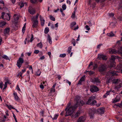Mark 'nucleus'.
<instances>
[{
  "label": "nucleus",
  "mask_w": 122,
  "mask_h": 122,
  "mask_svg": "<svg viewBox=\"0 0 122 122\" xmlns=\"http://www.w3.org/2000/svg\"><path fill=\"white\" fill-rule=\"evenodd\" d=\"M76 104L73 107L71 106L70 103H68L67 105L65 110L66 111L65 116L71 115L73 111L78 107L79 106V102H80V104H81L82 105L84 104L85 103L83 101H80L79 100H76Z\"/></svg>",
  "instance_id": "nucleus-1"
},
{
  "label": "nucleus",
  "mask_w": 122,
  "mask_h": 122,
  "mask_svg": "<svg viewBox=\"0 0 122 122\" xmlns=\"http://www.w3.org/2000/svg\"><path fill=\"white\" fill-rule=\"evenodd\" d=\"M39 14H37L35 17H33L31 18V21L33 23L32 27L33 28H36L38 27V19Z\"/></svg>",
  "instance_id": "nucleus-2"
},
{
  "label": "nucleus",
  "mask_w": 122,
  "mask_h": 122,
  "mask_svg": "<svg viewBox=\"0 0 122 122\" xmlns=\"http://www.w3.org/2000/svg\"><path fill=\"white\" fill-rule=\"evenodd\" d=\"M1 17L4 20H10V16L8 14L3 12L2 13Z\"/></svg>",
  "instance_id": "nucleus-3"
},
{
  "label": "nucleus",
  "mask_w": 122,
  "mask_h": 122,
  "mask_svg": "<svg viewBox=\"0 0 122 122\" xmlns=\"http://www.w3.org/2000/svg\"><path fill=\"white\" fill-rule=\"evenodd\" d=\"M115 56H114L112 55L111 57L110 60L111 62L110 67L111 68L114 67L115 66L116 63L115 62Z\"/></svg>",
  "instance_id": "nucleus-4"
},
{
  "label": "nucleus",
  "mask_w": 122,
  "mask_h": 122,
  "mask_svg": "<svg viewBox=\"0 0 122 122\" xmlns=\"http://www.w3.org/2000/svg\"><path fill=\"white\" fill-rule=\"evenodd\" d=\"M24 60L23 58L20 57L17 61V65L20 68L23 63Z\"/></svg>",
  "instance_id": "nucleus-5"
},
{
  "label": "nucleus",
  "mask_w": 122,
  "mask_h": 122,
  "mask_svg": "<svg viewBox=\"0 0 122 122\" xmlns=\"http://www.w3.org/2000/svg\"><path fill=\"white\" fill-rule=\"evenodd\" d=\"M90 90L92 92H94L98 91L99 89L96 86L92 85L91 86Z\"/></svg>",
  "instance_id": "nucleus-6"
},
{
  "label": "nucleus",
  "mask_w": 122,
  "mask_h": 122,
  "mask_svg": "<svg viewBox=\"0 0 122 122\" xmlns=\"http://www.w3.org/2000/svg\"><path fill=\"white\" fill-rule=\"evenodd\" d=\"M95 112V111L94 110H92L91 109H90L89 110L88 113L90 118H93L94 116V115Z\"/></svg>",
  "instance_id": "nucleus-7"
},
{
  "label": "nucleus",
  "mask_w": 122,
  "mask_h": 122,
  "mask_svg": "<svg viewBox=\"0 0 122 122\" xmlns=\"http://www.w3.org/2000/svg\"><path fill=\"white\" fill-rule=\"evenodd\" d=\"M95 98V97L94 96H91V97L88 99V101L86 102V104H87L88 105H91V102Z\"/></svg>",
  "instance_id": "nucleus-8"
},
{
  "label": "nucleus",
  "mask_w": 122,
  "mask_h": 122,
  "mask_svg": "<svg viewBox=\"0 0 122 122\" xmlns=\"http://www.w3.org/2000/svg\"><path fill=\"white\" fill-rule=\"evenodd\" d=\"M98 58L100 59H102L103 60H106L107 58L106 56L102 54H99L98 55Z\"/></svg>",
  "instance_id": "nucleus-9"
},
{
  "label": "nucleus",
  "mask_w": 122,
  "mask_h": 122,
  "mask_svg": "<svg viewBox=\"0 0 122 122\" xmlns=\"http://www.w3.org/2000/svg\"><path fill=\"white\" fill-rule=\"evenodd\" d=\"M39 17L41 22V26H43L45 24V20L43 19V17L41 16L40 15H39Z\"/></svg>",
  "instance_id": "nucleus-10"
},
{
  "label": "nucleus",
  "mask_w": 122,
  "mask_h": 122,
  "mask_svg": "<svg viewBox=\"0 0 122 122\" xmlns=\"http://www.w3.org/2000/svg\"><path fill=\"white\" fill-rule=\"evenodd\" d=\"M85 120V118L83 116H81L79 118L77 122H84Z\"/></svg>",
  "instance_id": "nucleus-11"
},
{
  "label": "nucleus",
  "mask_w": 122,
  "mask_h": 122,
  "mask_svg": "<svg viewBox=\"0 0 122 122\" xmlns=\"http://www.w3.org/2000/svg\"><path fill=\"white\" fill-rule=\"evenodd\" d=\"M104 109L102 107L100 108L97 110V111L98 113L100 114H103L104 112Z\"/></svg>",
  "instance_id": "nucleus-12"
},
{
  "label": "nucleus",
  "mask_w": 122,
  "mask_h": 122,
  "mask_svg": "<svg viewBox=\"0 0 122 122\" xmlns=\"http://www.w3.org/2000/svg\"><path fill=\"white\" fill-rule=\"evenodd\" d=\"M106 68V67L104 65H101L99 68V70L100 71H102L105 70Z\"/></svg>",
  "instance_id": "nucleus-13"
},
{
  "label": "nucleus",
  "mask_w": 122,
  "mask_h": 122,
  "mask_svg": "<svg viewBox=\"0 0 122 122\" xmlns=\"http://www.w3.org/2000/svg\"><path fill=\"white\" fill-rule=\"evenodd\" d=\"M120 100V98L118 97V96H117L114 99H113L112 103H115L118 102Z\"/></svg>",
  "instance_id": "nucleus-14"
},
{
  "label": "nucleus",
  "mask_w": 122,
  "mask_h": 122,
  "mask_svg": "<svg viewBox=\"0 0 122 122\" xmlns=\"http://www.w3.org/2000/svg\"><path fill=\"white\" fill-rule=\"evenodd\" d=\"M119 81V85L116 86L114 89H115L118 90L120 88L122 87V82H121Z\"/></svg>",
  "instance_id": "nucleus-15"
},
{
  "label": "nucleus",
  "mask_w": 122,
  "mask_h": 122,
  "mask_svg": "<svg viewBox=\"0 0 122 122\" xmlns=\"http://www.w3.org/2000/svg\"><path fill=\"white\" fill-rule=\"evenodd\" d=\"M4 4L3 1L2 0L0 1V9H2L4 7Z\"/></svg>",
  "instance_id": "nucleus-16"
},
{
  "label": "nucleus",
  "mask_w": 122,
  "mask_h": 122,
  "mask_svg": "<svg viewBox=\"0 0 122 122\" xmlns=\"http://www.w3.org/2000/svg\"><path fill=\"white\" fill-rule=\"evenodd\" d=\"M109 52L111 54H115L117 52V51L114 49H109Z\"/></svg>",
  "instance_id": "nucleus-17"
},
{
  "label": "nucleus",
  "mask_w": 122,
  "mask_h": 122,
  "mask_svg": "<svg viewBox=\"0 0 122 122\" xmlns=\"http://www.w3.org/2000/svg\"><path fill=\"white\" fill-rule=\"evenodd\" d=\"M13 95L15 100L16 101H19L20 99L18 96L17 93L14 92L13 93Z\"/></svg>",
  "instance_id": "nucleus-18"
},
{
  "label": "nucleus",
  "mask_w": 122,
  "mask_h": 122,
  "mask_svg": "<svg viewBox=\"0 0 122 122\" xmlns=\"http://www.w3.org/2000/svg\"><path fill=\"white\" fill-rule=\"evenodd\" d=\"M10 28H7L5 29L4 33L5 34H8L9 32Z\"/></svg>",
  "instance_id": "nucleus-19"
},
{
  "label": "nucleus",
  "mask_w": 122,
  "mask_h": 122,
  "mask_svg": "<svg viewBox=\"0 0 122 122\" xmlns=\"http://www.w3.org/2000/svg\"><path fill=\"white\" fill-rule=\"evenodd\" d=\"M24 4H25L26 6H27V4L26 3H23L22 2H19V5L20 6V8H22L24 6Z\"/></svg>",
  "instance_id": "nucleus-20"
},
{
  "label": "nucleus",
  "mask_w": 122,
  "mask_h": 122,
  "mask_svg": "<svg viewBox=\"0 0 122 122\" xmlns=\"http://www.w3.org/2000/svg\"><path fill=\"white\" fill-rule=\"evenodd\" d=\"M6 22L3 21H2L0 22V27H3L4 25H5L6 24Z\"/></svg>",
  "instance_id": "nucleus-21"
},
{
  "label": "nucleus",
  "mask_w": 122,
  "mask_h": 122,
  "mask_svg": "<svg viewBox=\"0 0 122 122\" xmlns=\"http://www.w3.org/2000/svg\"><path fill=\"white\" fill-rule=\"evenodd\" d=\"M116 68L117 69L119 70H121L122 69V64H120L118 65Z\"/></svg>",
  "instance_id": "nucleus-22"
},
{
  "label": "nucleus",
  "mask_w": 122,
  "mask_h": 122,
  "mask_svg": "<svg viewBox=\"0 0 122 122\" xmlns=\"http://www.w3.org/2000/svg\"><path fill=\"white\" fill-rule=\"evenodd\" d=\"M120 81L118 79H114L112 81V83L115 84H117Z\"/></svg>",
  "instance_id": "nucleus-23"
},
{
  "label": "nucleus",
  "mask_w": 122,
  "mask_h": 122,
  "mask_svg": "<svg viewBox=\"0 0 122 122\" xmlns=\"http://www.w3.org/2000/svg\"><path fill=\"white\" fill-rule=\"evenodd\" d=\"M80 111L79 110L78 111L74 116V118H76L80 114Z\"/></svg>",
  "instance_id": "nucleus-24"
},
{
  "label": "nucleus",
  "mask_w": 122,
  "mask_h": 122,
  "mask_svg": "<svg viewBox=\"0 0 122 122\" xmlns=\"http://www.w3.org/2000/svg\"><path fill=\"white\" fill-rule=\"evenodd\" d=\"M29 11L30 13L32 14H34L35 13V11L34 9H32L31 10H29Z\"/></svg>",
  "instance_id": "nucleus-25"
},
{
  "label": "nucleus",
  "mask_w": 122,
  "mask_h": 122,
  "mask_svg": "<svg viewBox=\"0 0 122 122\" xmlns=\"http://www.w3.org/2000/svg\"><path fill=\"white\" fill-rule=\"evenodd\" d=\"M47 39L48 40V41L49 43L50 44H51L52 42V41L51 40V38L50 36L49 35H48Z\"/></svg>",
  "instance_id": "nucleus-26"
},
{
  "label": "nucleus",
  "mask_w": 122,
  "mask_h": 122,
  "mask_svg": "<svg viewBox=\"0 0 122 122\" xmlns=\"http://www.w3.org/2000/svg\"><path fill=\"white\" fill-rule=\"evenodd\" d=\"M1 56L3 58L5 59L9 60V58L6 55L3 54L1 55Z\"/></svg>",
  "instance_id": "nucleus-27"
},
{
  "label": "nucleus",
  "mask_w": 122,
  "mask_h": 122,
  "mask_svg": "<svg viewBox=\"0 0 122 122\" xmlns=\"http://www.w3.org/2000/svg\"><path fill=\"white\" fill-rule=\"evenodd\" d=\"M14 17L15 20H18L19 18L18 15L16 14H15L14 15Z\"/></svg>",
  "instance_id": "nucleus-28"
},
{
  "label": "nucleus",
  "mask_w": 122,
  "mask_h": 122,
  "mask_svg": "<svg viewBox=\"0 0 122 122\" xmlns=\"http://www.w3.org/2000/svg\"><path fill=\"white\" fill-rule=\"evenodd\" d=\"M107 35L108 36L111 37L113 36H114V34L112 32L107 34Z\"/></svg>",
  "instance_id": "nucleus-29"
},
{
  "label": "nucleus",
  "mask_w": 122,
  "mask_h": 122,
  "mask_svg": "<svg viewBox=\"0 0 122 122\" xmlns=\"http://www.w3.org/2000/svg\"><path fill=\"white\" fill-rule=\"evenodd\" d=\"M37 46L40 47L41 49L42 48L43 46L42 43L41 42L38 43L37 45Z\"/></svg>",
  "instance_id": "nucleus-30"
},
{
  "label": "nucleus",
  "mask_w": 122,
  "mask_h": 122,
  "mask_svg": "<svg viewBox=\"0 0 122 122\" xmlns=\"http://www.w3.org/2000/svg\"><path fill=\"white\" fill-rule=\"evenodd\" d=\"M49 29L48 27L46 28L44 30V33L46 34H47L49 31Z\"/></svg>",
  "instance_id": "nucleus-31"
},
{
  "label": "nucleus",
  "mask_w": 122,
  "mask_h": 122,
  "mask_svg": "<svg viewBox=\"0 0 122 122\" xmlns=\"http://www.w3.org/2000/svg\"><path fill=\"white\" fill-rule=\"evenodd\" d=\"M58 115H59L58 114H55L54 117L52 118V119L53 120L56 119L58 116Z\"/></svg>",
  "instance_id": "nucleus-32"
},
{
  "label": "nucleus",
  "mask_w": 122,
  "mask_h": 122,
  "mask_svg": "<svg viewBox=\"0 0 122 122\" xmlns=\"http://www.w3.org/2000/svg\"><path fill=\"white\" fill-rule=\"evenodd\" d=\"M72 48V47L71 46H70L68 47V52L69 53L71 52V49Z\"/></svg>",
  "instance_id": "nucleus-33"
},
{
  "label": "nucleus",
  "mask_w": 122,
  "mask_h": 122,
  "mask_svg": "<svg viewBox=\"0 0 122 122\" xmlns=\"http://www.w3.org/2000/svg\"><path fill=\"white\" fill-rule=\"evenodd\" d=\"M22 73L21 72H19L18 74L17 75V77H19L20 76L21 77H22Z\"/></svg>",
  "instance_id": "nucleus-34"
},
{
  "label": "nucleus",
  "mask_w": 122,
  "mask_h": 122,
  "mask_svg": "<svg viewBox=\"0 0 122 122\" xmlns=\"http://www.w3.org/2000/svg\"><path fill=\"white\" fill-rule=\"evenodd\" d=\"M30 2L32 3H36L37 2V0H30Z\"/></svg>",
  "instance_id": "nucleus-35"
},
{
  "label": "nucleus",
  "mask_w": 122,
  "mask_h": 122,
  "mask_svg": "<svg viewBox=\"0 0 122 122\" xmlns=\"http://www.w3.org/2000/svg\"><path fill=\"white\" fill-rule=\"evenodd\" d=\"M75 16V12L74 11L73 13H72V15L71 16V17L72 18H74Z\"/></svg>",
  "instance_id": "nucleus-36"
},
{
  "label": "nucleus",
  "mask_w": 122,
  "mask_h": 122,
  "mask_svg": "<svg viewBox=\"0 0 122 122\" xmlns=\"http://www.w3.org/2000/svg\"><path fill=\"white\" fill-rule=\"evenodd\" d=\"M66 56V54L65 53L61 54L59 56L61 57H64Z\"/></svg>",
  "instance_id": "nucleus-37"
},
{
  "label": "nucleus",
  "mask_w": 122,
  "mask_h": 122,
  "mask_svg": "<svg viewBox=\"0 0 122 122\" xmlns=\"http://www.w3.org/2000/svg\"><path fill=\"white\" fill-rule=\"evenodd\" d=\"M41 73V72L39 71L38 70L36 72V75L37 76H39L40 75Z\"/></svg>",
  "instance_id": "nucleus-38"
},
{
  "label": "nucleus",
  "mask_w": 122,
  "mask_h": 122,
  "mask_svg": "<svg viewBox=\"0 0 122 122\" xmlns=\"http://www.w3.org/2000/svg\"><path fill=\"white\" fill-rule=\"evenodd\" d=\"M72 43L73 44L74 46H75L76 45L75 40L74 39H72Z\"/></svg>",
  "instance_id": "nucleus-39"
},
{
  "label": "nucleus",
  "mask_w": 122,
  "mask_h": 122,
  "mask_svg": "<svg viewBox=\"0 0 122 122\" xmlns=\"http://www.w3.org/2000/svg\"><path fill=\"white\" fill-rule=\"evenodd\" d=\"M50 18L51 20H53L54 21L55 20V18L54 17H53L51 15V16H50Z\"/></svg>",
  "instance_id": "nucleus-40"
},
{
  "label": "nucleus",
  "mask_w": 122,
  "mask_h": 122,
  "mask_svg": "<svg viewBox=\"0 0 122 122\" xmlns=\"http://www.w3.org/2000/svg\"><path fill=\"white\" fill-rule=\"evenodd\" d=\"M76 24V22H72L71 24V26L72 27H73Z\"/></svg>",
  "instance_id": "nucleus-41"
},
{
  "label": "nucleus",
  "mask_w": 122,
  "mask_h": 122,
  "mask_svg": "<svg viewBox=\"0 0 122 122\" xmlns=\"http://www.w3.org/2000/svg\"><path fill=\"white\" fill-rule=\"evenodd\" d=\"M85 79V76H82L80 80L82 81H84Z\"/></svg>",
  "instance_id": "nucleus-42"
},
{
  "label": "nucleus",
  "mask_w": 122,
  "mask_h": 122,
  "mask_svg": "<svg viewBox=\"0 0 122 122\" xmlns=\"http://www.w3.org/2000/svg\"><path fill=\"white\" fill-rule=\"evenodd\" d=\"M4 84L3 82H1L0 83V87L1 89L2 88Z\"/></svg>",
  "instance_id": "nucleus-43"
},
{
  "label": "nucleus",
  "mask_w": 122,
  "mask_h": 122,
  "mask_svg": "<svg viewBox=\"0 0 122 122\" xmlns=\"http://www.w3.org/2000/svg\"><path fill=\"white\" fill-rule=\"evenodd\" d=\"M96 103V100H94L92 101V102H91V105H94Z\"/></svg>",
  "instance_id": "nucleus-44"
},
{
  "label": "nucleus",
  "mask_w": 122,
  "mask_h": 122,
  "mask_svg": "<svg viewBox=\"0 0 122 122\" xmlns=\"http://www.w3.org/2000/svg\"><path fill=\"white\" fill-rule=\"evenodd\" d=\"M62 7L63 10H65L66 8V6L65 5H62Z\"/></svg>",
  "instance_id": "nucleus-45"
},
{
  "label": "nucleus",
  "mask_w": 122,
  "mask_h": 122,
  "mask_svg": "<svg viewBox=\"0 0 122 122\" xmlns=\"http://www.w3.org/2000/svg\"><path fill=\"white\" fill-rule=\"evenodd\" d=\"M118 72V71H117V72H116V71H114L113 72H112V73L113 75L114 76L117 75V73Z\"/></svg>",
  "instance_id": "nucleus-46"
},
{
  "label": "nucleus",
  "mask_w": 122,
  "mask_h": 122,
  "mask_svg": "<svg viewBox=\"0 0 122 122\" xmlns=\"http://www.w3.org/2000/svg\"><path fill=\"white\" fill-rule=\"evenodd\" d=\"M5 81H6L5 82H7V83H9V80L8 78H6L5 79Z\"/></svg>",
  "instance_id": "nucleus-47"
},
{
  "label": "nucleus",
  "mask_w": 122,
  "mask_h": 122,
  "mask_svg": "<svg viewBox=\"0 0 122 122\" xmlns=\"http://www.w3.org/2000/svg\"><path fill=\"white\" fill-rule=\"evenodd\" d=\"M7 82H5V84H4V87L3 89H5L7 87Z\"/></svg>",
  "instance_id": "nucleus-48"
},
{
  "label": "nucleus",
  "mask_w": 122,
  "mask_h": 122,
  "mask_svg": "<svg viewBox=\"0 0 122 122\" xmlns=\"http://www.w3.org/2000/svg\"><path fill=\"white\" fill-rule=\"evenodd\" d=\"M95 81L97 82H100L99 80L97 78H95L94 79Z\"/></svg>",
  "instance_id": "nucleus-49"
},
{
  "label": "nucleus",
  "mask_w": 122,
  "mask_h": 122,
  "mask_svg": "<svg viewBox=\"0 0 122 122\" xmlns=\"http://www.w3.org/2000/svg\"><path fill=\"white\" fill-rule=\"evenodd\" d=\"M86 28L88 30H89L90 29V28L88 25H86L85 26Z\"/></svg>",
  "instance_id": "nucleus-50"
},
{
  "label": "nucleus",
  "mask_w": 122,
  "mask_h": 122,
  "mask_svg": "<svg viewBox=\"0 0 122 122\" xmlns=\"http://www.w3.org/2000/svg\"><path fill=\"white\" fill-rule=\"evenodd\" d=\"M39 52V51L38 50H36L34 51V53L36 54H38Z\"/></svg>",
  "instance_id": "nucleus-51"
},
{
  "label": "nucleus",
  "mask_w": 122,
  "mask_h": 122,
  "mask_svg": "<svg viewBox=\"0 0 122 122\" xmlns=\"http://www.w3.org/2000/svg\"><path fill=\"white\" fill-rule=\"evenodd\" d=\"M10 109H15V108H14L11 105H10L9 107H8Z\"/></svg>",
  "instance_id": "nucleus-52"
},
{
  "label": "nucleus",
  "mask_w": 122,
  "mask_h": 122,
  "mask_svg": "<svg viewBox=\"0 0 122 122\" xmlns=\"http://www.w3.org/2000/svg\"><path fill=\"white\" fill-rule=\"evenodd\" d=\"M33 35L32 34L31 35V37L30 40V42H32L33 40Z\"/></svg>",
  "instance_id": "nucleus-53"
},
{
  "label": "nucleus",
  "mask_w": 122,
  "mask_h": 122,
  "mask_svg": "<svg viewBox=\"0 0 122 122\" xmlns=\"http://www.w3.org/2000/svg\"><path fill=\"white\" fill-rule=\"evenodd\" d=\"M25 25H24V26L23 27L22 29V31L23 32V33H24V32H25Z\"/></svg>",
  "instance_id": "nucleus-54"
},
{
  "label": "nucleus",
  "mask_w": 122,
  "mask_h": 122,
  "mask_svg": "<svg viewBox=\"0 0 122 122\" xmlns=\"http://www.w3.org/2000/svg\"><path fill=\"white\" fill-rule=\"evenodd\" d=\"M55 88H52L51 90V92H55Z\"/></svg>",
  "instance_id": "nucleus-55"
},
{
  "label": "nucleus",
  "mask_w": 122,
  "mask_h": 122,
  "mask_svg": "<svg viewBox=\"0 0 122 122\" xmlns=\"http://www.w3.org/2000/svg\"><path fill=\"white\" fill-rule=\"evenodd\" d=\"M31 53V52H27L25 54L27 55L28 56H30Z\"/></svg>",
  "instance_id": "nucleus-56"
},
{
  "label": "nucleus",
  "mask_w": 122,
  "mask_h": 122,
  "mask_svg": "<svg viewBox=\"0 0 122 122\" xmlns=\"http://www.w3.org/2000/svg\"><path fill=\"white\" fill-rule=\"evenodd\" d=\"M119 60V61H122V58L118 57L117 58Z\"/></svg>",
  "instance_id": "nucleus-57"
},
{
  "label": "nucleus",
  "mask_w": 122,
  "mask_h": 122,
  "mask_svg": "<svg viewBox=\"0 0 122 122\" xmlns=\"http://www.w3.org/2000/svg\"><path fill=\"white\" fill-rule=\"evenodd\" d=\"M109 15L110 17H113L114 15V14L113 13H111L109 14Z\"/></svg>",
  "instance_id": "nucleus-58"
},
{
  "label": "nucleus",
  "mask_w": 122,
  "mask_h": 122,
  "mask_svg": "<svg viewBox=\"0 0 122 122\" xmlns=\"http://www.w3.org/2000/svg\"><path fill=\"white\" fill-rule=\"evenodd\" d=\"M16 89L18 90V91H20V89L19 87V86L18 85H17V87L16 88Z\"/></svg>",
  "instance_id": "nucleus-59"
},
{
  "label": "nucleus",
  "mask_w": 122,
  "mask_h": 122,
  "mask_svg": "<svg viewBox=\"0 0 122 122\" xmlns=\"http://www.w3.org/2000/svg\"><path fill=\"white\" fill-rule=\"evenodd\" d=\"M40 87L42 89H43L44 88L43 85H42L41 84L40 85Z\"/></svg>",
  "instance_id": "nucleus-60"
},
{
  "label": "nucleus",
  "mask_w": 122,
  "mask_h": 122,
  "mask_svg": "<svg viewBox=\"0 0 122 122\" xmlns=\"http://www.w3.org/2000/svg\"><path fill=\"white\" fill-rule=\"evenodd\" d=\"M29 70H31L32 72V73H33L32 68V66H30V67L29 68Z\"/></svg>",
  "instance_id": "nucleus-61"
},
{
  "label": "nucleus",
  "mask_w": 122,
  "mask_h": 122,
  "mask_svg": "<svg viewBox=\"0 0 122 122\" xmlns=\"http://www.w3.org/2000/svg\"><path fill=\"white\" fill-rule=\"evenodd\" d=\"M11 2L13 4H14L15 1V0H10Z\"/></svg>",
  "instance_id": "nucleus-62"
},
{
  "label": "nucleus",
  "mask_w": 122,
  "mask_h": 122,
  "mask_svg": "<svg viewBox=\"0 0 122 122\" xmlns=\"http://www.w3.org/2000/svg\"><path fill=\"white\" fill-rule=\"evenodd\" d=\"M102 44H100L99 45H98L97 46V48H100V47L102 45Z\"/></svg>",
  "instance_id": "nucleus-63"
},
{
  "label": "nucleus",
  "mask_w": 122,
  "mask_h": 122,
  "mask_svg": "<svg viewBox=\"0 0 122 122\" xmlns=\"http://www.w3.org/2000/svg\"><path fill=\"white\" fill-rule=\"evenodd\" d=\"M45 57L44 56H42L40 58V59L41 60H42L44 59L45 58Z\"/></svg>",
  "instance_id": "nucleus-64"
}]
</instances>
